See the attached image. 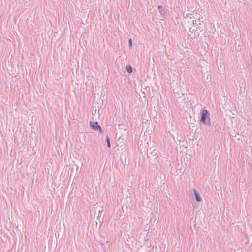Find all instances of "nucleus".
Wrapping results in <instances>:
<instances>
[{
	"instance_id": "1",
	"label": "nucleus",
	"mask_w": 252,
	"mask_h": 252,
	"mask_svg": "<svg viewBox=\"0 0 252 252\" xmlns=\"http://www.w3.org/2000/svg\"><path fill=\"white\" fill-rule=\"evenodd\" d=\"M200 121L202 123L205 124L206 125H211L210 118H209V114H208L207 110L204 109L202 111L201 114Z\"/></svg>"
},
{
	"instance_id": "2",
	"label": "nucleus",
	"mask_w": 252,
	"mask_h": 252,
	"mask_svg": "<svg viewBox=\"0 0 252 252\" xmlns=\"http://www.w3.org/2000/svg\"><path fill=\"white\" fill-rule=\"evenodd\" d=\"M90 126L94 129L95 130H98L99 131L100 133H102V129L101 128V127L98 125L97 122H90Z\"/></svg>"
},
{
	"instance_id": "3",
	"label": "nucleus",
	"mask_w": 252,
	"mask_h": 252,
	"mask_svg": "<svg viewBox=\"0 0 252 252\" xmlns=\"http://www.w3.org/2000/svg\"><path fill=\"white\" fill-rule=\"evenodd\" d=\"M162 6H158V9L160 13L159 18L160 19H163V18H164L167 14L166 11L164 9H162Z\"/></svg>"
},
{
	"instance_id": "4",
	"label": "nucleus",
	"mask_w": 252,
	"mask_h": 252,
	"mask_svg": "<svg viewBox=\"0 0 252 252\" xmlns=\"http://www.w3.org/2000/svg\"><path fill=\"white\" fill-rule=\"evenodd\" d=\"M193 192H194V195L195 196V198H196V200L198 202H200L201 201V198L200 197L199 195L198 194V193L197 192V191H196V190L195 189H193Z\"/></svg>"
},
{
	"instance_id": "5",
	"label": "nucleus",
	"mask_w": 252,
	"mask_h": 252,
	"mask_svg": "<svg viewBox=\"0 0 252 252\" xmlns=\"http://www.w3.org/2000/svg\"><path fill=\"white\" fill-rule=\"evenodd\" d=\"M126 71L128 73H131L132 72V68L131 66H129L126 67Z\"/></svg>"
},
{
	"instance_id": "6",
	"label": "nucleus",
	"mask_w": 252,
	"mask_h": 252,
	"mask_svg": "<svg viewBox=\"0 0 252 252\" xmlns=\"http://www.w3.org/2000/svg\"><path fill=\"white\" fill-rule=\"evenodd\" d=\"M106 142H107V146L108 147H110L111 145H110V140H109V138L108 136H107V137H106Z\"/></svg>"
},
{
	"instance_id": "7",
	"label": "nucleus",
	"mask_w": 252,
	"mask_h": 252,
	"mask_svg": "<svg viewBox=\"0 0 252 252\" xmlns=\"http://www.w3.org/2000/svg\"><path fill=\"white\" fill-rule=\"evenodd\" d=\"M132 39L131 38H130L128 40V43H129L130 47H131V46H132Z\"/></svg>"
},
{
	"instance_id": "8",
	"label": "nucleus",
	"mask_w": 252,
	"mask_h": 252,
	"mask_svg": "<svg viewBox=\"0 0 252 252\" xmlns=\"http://www.w3.org/2000/svg\"><path fill=\"white\" fill-rule=\"evenodd\" d=\"M102 211H103L102 210L101 211L99 210V211L98 214H101V213L102 212Z\"/></svg>"
}]
</instances>
